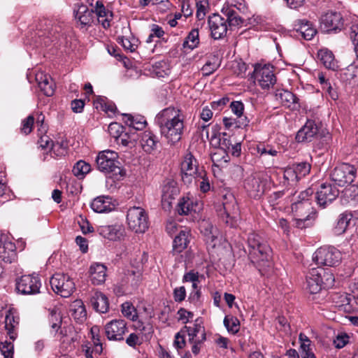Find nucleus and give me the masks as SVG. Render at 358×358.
<instances>
[{"mask_svg": "<svg viewBox=\"0 0 358 358\" xmlns=\"http://www.w3.org/2000/svg\"><path fill=\"white\" fill-rule=\"evenodd\" d=\"M156 122L161 135L171 145L178 143L184 132V116L177 108L169 107L160 111L156 116Z\"/></svg>", "mask_w": 358, "mask_h": 358, "instance_id": "f257e3e1", "label": "nucleus"}, {"mask_svg": "<svg viewBox=\"0 0 358 358\" xmlns=\"http://www.w3.org/2000/svg\"><path fill=\"white\" fill-rule=\"evenodd\" d=\"M222 13L224 17L219 14H213L209 16L208 20L211 36L216 40L226 36L228 26L238 27L243 23V20L232 6H224Z\"/></svg>", "mask_w": 358, "mask_h": 358, "instance_id": "f03ea898", "label": "nucleus"}, {"mask_svg": "<svg viewBox=\"0 0 358 358\" xmlns=\"http://www.w3.org/2000/svg\"><path fill=\"white\" fill-rule=\"evenodd\" d=\"M249 257L257 264L259 271L271 265V249L264 239L257 234L251 233L248 238Z\"/></svg>", "mask_w": 358, "mask_h": 358, "instance_id": "7ed1b4c3", "label": "nucleus"}, {"mask_svg": "<svg viewBox=\"0 0 358 358\" xmlns=\"http://www.w3.org/2000/svg\"><path fill=\"white\" fill-rule=\"evenodd\" d=\"M96 163L98 170L106 173H112L117 180L124 176L123 170L120 166L118 154L110 150L99 152Z\"/></svg>", "mask_w": 358, "mask_h": 358, "instance_id": "20e7f679", "label": "nucleus"}, {"mask_svg": "<svg viewBox=\"0 0 358 358\" xmlns=\"http://www.w3.org/2000/svg\"><path fill=\"white\" fill-rule=\"evenodd\" d=\"M127 222L129 228L138 234L145 233L149 227L148 213L141 207L130 208L127 211Z\"/></svg>", "mask_w": 358, "mask_h": 358, "instance_id": "39448f33", "label": "nucleus"}, {"mask_svg": "<svg viewBox=\"0 0 358 358\" xmlns=\"http://www.w3.org/2000/svg\"><path fill=\"white\" fill-rule=\"evenodd\" d=\"M318 266H335L341 260V254L334 247H322L317 249L313 257Z\"/></svg>", "mask_w": 358, "mask_h": 358, "instance_id": "423d86ee", "label": "nucleus"}, {"mask_svg": "<svg viewBox=\"0 0 358 358\" xmlns=\"http://www.w3.org/2000/svg\"><path fill=\"white\" fill-rule=\"evenodd\" d=\"M53 291L62 297H68L76 289L75 283L66 274L57 273L54 274L50 280Z\"/></svg>", "mask_w": 358, "mask_h": 358, "instance_id": "0eeeda50", "label": "nucleus"}, {"mask_svg": "<svg viewBox=\"0 0 358 358\" xmlns=\"http://www.w3.org/2000/svg\"><path fill=\"white\" fill-rule=\"evenodd\" d=\"M200 170H203V168L199 166L196 159L191 152H187L180 164L182 180L184 184L191 185Z\"/></svg>", "mask_w": 358, "mask_h": 358, "instance_id": "6e6552de", "label": "nucleus"}, {"mask_svg": "<svg viewBox=\"0 0 358 358\" xmlns=\"http://www.w3.org/2000/svg\"><path fill=\"white\" fill-rule=\"evenodd\" d=\"M313 191L309 188L300 192L297 199L292 204V210L295 217L309 218L313 213L312 203L310 201Z\"/></svg>", "mask_w": 358, "mask_h": 358, "instance_id": "1a4fd4ad", "label": "nucleus"}, {"mask_svg": "<svg viewBox=\"0 0 358 358\" xmlns=\"http://www.w3.org/2000/svg\"><path fill=\"white\" fill-rule=\"evenodd\" d=\"M254 78L262 89H268L276 83L273 66L270 64H257L255 66Z\"/></svg>", "mask_w": 358, "mask_h": 358, "instance_id": "9d476101", "label": "nucleus"}, {"mask_svg": "<svg viewBox=\"0 0 358 358\" xmlns=\"http://www.w3.org/2000/svg\"><path fill=\"white\" fill-rule=\"evenodd\" d=\"M339 195V190L330 183H322L315 193L316 203L319 207L325 208Z\"/></svg>", "mask_w": 358, "mask_h": 358, "instance_id": "9b49d317", "label": "nucleus"}, {"mask_svg": "<svg viewBox=\"0 0 358 358\" xmlns=\"http://www.w3.org/2000/svg\"><path fill=\"white\" fill-rule=\"evenodd\" d=\"M356 177V169L349 164L336 166L331 174V180L339 186L352 182Z\"/></svg>", "mask_w": 358, "mask_h": 358, "instance_id": "f8f14e48", "label": "nucleus"}, {"mask_svg": "<svg viewBox=\"0 0 358 358\" xmlns=\"http://www.w3.org/2000/svg\"><path fill=\"white\" fill-rule=\"evenodd\" d=\"M320 28L324 32L341 30L343 20L340 13L329 10L322 14L320 18Z\"/></svg>", "mask_w": 358, "mask_h": 358, "instance_id": "ddd939ff", "label": "nucleus"}, {"mask_svg": "<svg viewBox=\"0 0 358 358\" xmlns=\"http://www.w3.org/2000/svg\"><path fill=\"white\" fill-rule=\"evenodd\" d=\"M41 287L39 278L32 275H22L16 282V289L22 294H38Z\"/></svg>", "mask_w": 358, "mask_h": 358, "instance_id": "4468645a", "label": "nucleus"}, {"mask_svg": "<svg viewBox=\"0 0 358 358\" xmlns=\"http://www.w3.org/2000/svg\"><path fill=\"white\" fill-rule=\"evenodd\" d=\"M223 210H220V215L222 220L228 225L234 224V219L238 214V208L235 197L231 194L223 196L222 200Z\"/></svg>", "mask_w": 358, "mask_h": 358, "instance_id": "2eb2a0df", "label": "nucleus"}, {"mask_svg": "<svg viewBox=\"0 0 358 358\" xmlns=\"http://www.w3.org/2000/svg\"><path fill=\"white\" fill-rule=\"evenodd\" d=\"M105 334L110 341H122L127 331V324L124 320H113L105 325Z\"/></svg>", "mask_w": 358, "mask_h": 358, "instance_id": "dca6fc26", "label": "nucleus"}, {"mask_svg": "<svg viewBox=\"0 0 358 358\" xmlns=\"http://www.w3.org/2000/svg\"><path fill=\"white\" fill-rule=\"evenodd\" d=\"M0 259L11 264L17 259L16 246L6 235H0Z\"/></svg>", "mask_w": 358, "mask_h": 358, "instance_id": "f3484780", "label": "nucleus"}, {"mask_svg": "<svg viewBox=\"0 0 358 358\" xmlns=\"http://www.w3.org/2000/svg\"><path fill=\"white\" fill-rule=\"evenodd\" d=\"M266 180L259 176H252L245 182V188L251 197H259L266 188Z\"/></svg>", "mask_w": 358, "mask_h": 358, "instance_id": "a211bd4d", "label": "nucleus"}, {"mask_svg": "<svg viewBox=\"0 0 358 358\" xmlns=\"http://www.w3.org/2000/svg\"><path fill=\"white\" fill-rule=\"evenodd\" d=\"M74 13L75 17L82 29H87L94 22V10H89L87 6L83 3L76 5Z\"/></svg>", "mask_w": 358, "mask_h": 358, "instance_id": "6ab92c4d", "label": "nucleus"}, {"mask_svg": "<svg viewBox=\"0 0 358 358\" xmlns=\"http://www.w3.org/2000/svg\"><path fill=\"white\" fill-rule=\"evenodd\" d=\"M306 289L310 294H317L322 288V273L318 268H312L306 277Z\"/></svg>", "mask_w": 358, "mask_h": 358, "instance_id": "aec40b11", "label": "nucleus"}, {"mask_svg": "<svg viewBox=\"0 0 358 358\" xmlns=\"http://www.w3.org/2000/svg\"><path fill=\"white\" fill-rule=\"evenodd\" d=\"M296 36H301L305 40H311L317 33L316 29L306 20H297L294 22Z\"/></svg>", "mask_w": 358, "mask_h": 358, "instance_id": "412c9836", "label": "nucleus"}, {"mask_svg": "<svg viewBox=\"0 0 358 358\" xmlns=\"http://www.w3.org/2000/svg\"><path fill=\"white\" fill-rule=\"evenodd\" d=\"M318 127L315 121L308 120L305 125L297 132L296 140L298 142L311 141L318 133Z\"/></svg>", "mask_w": 358, "mask_h": 358, "instance_id": "4be33fe9", "label": "nucleus"}, {"mask_svg": "<svg viewBox=\"0 0 358 358\" xmlns=\"http://www.w3.org/2000/svg\"><path fill=\"white\" fill-rule=\"evenodd\" d=\"M94 15L96 17V20L101 24L103 28L107 29L110 27V22L113 20V13L106 8L101 1H97L94 10Z\"/></svg>", "mask_w": 358, "mask_h": 358, "instance_id": "5701e85b", "label": "nucleus"}, {"mask_svg": "<svg viewBox=\"0 0 358 358\" xmlns=\"http://www.w3.org/2000/svg\"><path fill=\"white\" fill-rule=\"evenodd\" d=\"M199 209V203L194 201L193 198H189V196H183L180 199L176 208L178 213L180 215H187L192 212L196 213Z\"/></svg>", "mask_w": 358, "mask_h": 358, "instance_id": "b1692460", "label": "nucleus"}, {"mask_svg": "<svg viewBox=\"0 0 358 358\" xmlns=\"http://www.w3.org/2000/svg\"><path fill=\"white\" fill-rule=\"evenodd\" d=\"M36 81L40 90L47 96H51L55 93V83L47 74L39 72L36 74Z\"/></svg>", "mask_w": 358, "mask_h": 358, "instance_id": "393cba45", "label": "nucleus"}, {"mask_svg": "<svg viewBox=\"0 0 358 358\" xmlns=\"http://www.w3.org/2000/svg\"><path fill=\"white\" fill-rule=\"evenodd\" d=\"M98 231L101 236L110 241L119 240L124 235V229L119 224L101 226Z\"/></svg>", "mask_w": 358, "mask_h": 358, "instance_id": "a878e982", "label": "nucleus"}, {"mask_svg": "<svg viewBox=\"0 0 358 358\" xmlns=\"http://www.w3.org/2000/svg\"><path fill=\"white\" fill-rule=\"evenodd\" d=\"M106 266L102 264L94 263L90 267V276L94 285H101L106 281Z\"/></svg>", "mask_w": 358, "mask_h": 358, "instance_id": "bb28decb", "label": "nucleus"}, {"mask_svg": "<svg viewBox=\"0 0 358 358\" xmlns=\"http://www.w3.org/2000/svg\"><path fill=\"white\" fill-rule=\"evenodd\" d=\"M158 137L150 131H145L142 134L141 144L143 150L152 153L157 148L159 144Z\"/></svg>", "mask_w": 358, "mask_h": 358, "instance_id": "cd10ccee", "label": "nucleus"}, {"mask_svg": "<svg viewBox=\"0 0 358 358\" xmlns=\"http://www.w3.org/2000/svg\"><path fill=\"white\" fill-rule=\"evenodd\" d=\"M191 235L188 229H182L173 240V250L180 253L186 249L190 242Z\"/></svg>", "mask_w": 358, "mask_h": 358, "instance_id": "c85d7f7f", "label": "nucleus"}, {"mask_svg": "<svg viewBox=\"0 0 358 358\" xmlns=\"http://www.w3.org/2000/svg\"><path fill=\"white\" fill-rule=\"evenodd\" d=\"M90 303L96 312L105 313L109 309L107 296L100 292H94L90 299Z\"/></svg>", "mask_w": 358, "mask_h": 358, "instance_id": "c756f323", "label": "nucleus"}, {"mask_svg": "<svg viewBox=\"0 0 358 358\" xmlns=\"http://www.w3.org/2000/svg\"><path fill=\"white\" fill-rule=\"evenodd\" d=\"M275 96L281 104L287 108L294 109L296 105L297 98L288 90H278L276 91Z\"/></svg>", "mask_w": 358, "mask_h": 358, "instance_id": "7c9ffc66", "label": "nucleus"}, {"mask_svg": "<svg viewBox=\"0 0 358 358\" xmlns=\"http://www.w3.org/2000/svg\"><path fill=\"white\" fill-rule=\"evenodd\" d=\"M71 316L79 323L83 322L87 318V311L81 300L74 301L71 306Z\"/></svg>", "mask_w": 358, "mask_h": 358, "instance_id": "2f4dec72", "label": "nucleus"}, {"mask_svg": "<svg viewBox=\"0 0 358 358\" xmlns=\"http://www.w3.org/2000/svg\"><path fill=\"white\" fill-rule=\"evenodd\" d=\"M92 209L99 213L109 212L113 209L110 199L108 197L98 196L91 203Z\"/></svg>", "mask_w": 358, "mask_h": 358, "instance_id": "473e14b6", "label": "nucleus"}, {"mask_svg": "<svg viewBox=\"0 0 358 358\" xmlns=\"http://www.w3.org/2000/svg\"><path fill=\"white\" fill-rule=\"evenodd\" d=\"M123 120L130 128L135 130H142L145 127L146 120L143 116L134 117L129 114H124Z\"/></svg>", "mask_w": 358, "mask_h": 358, "instance_id": "72a5a7b5", "label": "nucleus"}, {"mask_svg": "<svg viewBox=\"0 0 358 358\" xmlns=\"http://www.w3.org/2000/svg\"><path fill=\"white\" fill-rule=\"evenodd\" d=\"M321 63L329 69L335 70L337 67L334 56L331 51L328 50H320L317 54Z\"/></svg>", "mask_w": 358, "mask_h": 358, "instance_id": "f704fd0d", "label": "nucleus"}, {"mask_svg": "<svg viewBox=\"0 0 358 358\" xmlns=\"http://www.w3.org/2000/svg\"><path fill=\"white\" fill-rule=\"evenodd\" d=\"M193 182L199 186L201 192L203 193H206L210 189V182L208 176H207V173L204 169L199 171V173L195 176Z\"/></svg>", "mask_w": 358, "mask_h": 358, "instance_id": "c9c22d12", "label": "nucleus"}, {"mask_svg": "<svg viewBox=\"0 0 358 358\" xmlns=\"http://www.w3.org/2000/svg\"><path fill=\"white\" fill-rule=\"evenodd\" d=\"M19 324V318L16 317L13 313H8L5 318V327L8 331V334L10 339L15 340L17 334L15 332V329Z\"/></svg>", "mask_w": 358, "mask_h": 358, "instance_id": "e433bc0d", "label": "nucleus"}, {"mask_svg": "<svg viewBox=\"0 0 358 358\" xmlns=\"http://www.w3.org/2000/svg\"><path fill=\"white\" fill-rule=\"evenodd\" d=\"M179 193V189L176 182L168 180L163 186L162 196L164 199H173Z\"/></svg>", "mask_w": 358, "mask_h": 358, "instance_id": "4c0bfd02", "label": "nucleus"}, {"mask_svg": "<svg viewBox=\"0 0 358 358\" xmlns=\"http://www.w3.org/2000/svg\"><path fill=\"white\" fill-rule=\"evenodd\" d=\"M182 330H184V332H187L188 336L196 334L201 339L203 335L206 334L205 328L201 318H197L192 326H185Z\"/></svg>", "mask_w": 358, "mask_h": 358, "instance_id": "58836bf2", "label": "nucleus"}, {"mask_svg": "<svg viewBox=\"0 0 358 358\" xmlns=\"http://www.w3.org/2000/svg\"><path fill=\"white\" fill-rule=\"evenodd\" d=\"M134 322V327L136 330H138L142 334V336L145 338V340H149L154 332L152 325L149 323H143L141 320H138L136 319V321H133Z\"/></svg>", "mask_w": 358, "mask_h": 358, "instance_id": "ea45409f", "label": "nucleus"}, {"mask_svg": "<svg viewBox=\"0 0 358 358\" xmlns=\"http://www.w3.org/2000/svg\"><path fill=\"white\" fill-rule=\"evenodd\" d=\"M224 324L227 331L232 334H236L240 329V321L237 317L233 315L225 316Z\"/></svg>", "mask_w": 358, "mask_h": 358, "instance_id": "a19ab883", "label": "nucleus"}, {"mask_svg": "<svg viewBox=\"0 0 358 358\" xmlns=\"http://www.w3.org/2000/svg\"><path fill=\"white\" fill-rule=\"evenodd\" d=\"M49 322L51 328L56 332L58 331L62 324V316L58 309L54 308L49 310Z\"/></svg>", "mask_w": 358, "mask_h": 358, "instance_id": "79ce46f5", "label": "nucleus"}, {"mask_svg": "<svg viewBox=\"0 0 358 358\" xmlns=\"http://www.w3.org/2000/svg\"><path fill=\"white\" fill-rule=\"evenodd\" d=\"M350 221V218L348 217V215L341 214L339 216L335 227H334V234L337 236L343 234L346 231Z\"/></svg>", "mask_w": 358, "mask_h": 358, "instance_id": "37998d69", "label": "nucleus"}, {"mask_svg": "<svg viewBox=\"0 0 358 358\" xmlns=\"http://www.w3.org/2000/svg\"><path fill=\"white\" fill-rule=\"evenodd\" d=\"M189 343L192 345V352L195 355H198L200 352L201 348L206 339V334L203 335L201 339L198 335L193 334L188 336Z\"/></svg>", "mask_w": 358, "mask_h": 358, "instance_id": "c03bdc74", "label": "nucleus"}, {"mask_svg": "<svg viewBox=\"0 0 358 358\" xmlns=\"http://www.w3.org/2000/svg\"><path fill=\"white\" fill-rule=\"evenodd\" d=\"M122 313L127 318L136 321V319L138 318V315L135 307L131 302H124L121 306Z\"/></svg>", "mask_w": 358, "mask_h": 358, "instance_id": "a18cd8bd", "label": "nucleus"}, {"mask_svg": "<svg viewBox=\"0 0 358 358\" xmlns=\"http://www.w3.org/2000/svg\"><path fill=\"white\" fill-rule=\"evenodd\" d=\"M91 170L90 164L84 161L78 162L73 168V173L76 177H83L85 174L88 173Z\"/></svg>", "mask_w": 358, "mask_h": 358, "instance_id": "49530a36", "label": "nucleus"}, {"mask_svg": "<svg viewBox=\"0 0 358 358\" xmlns=\"http://www.w3.org/2000/svg\"><path fill=\"white\" fill-rule=\"evenodd\" d=\"M199 43L198 29H192L186 38L184 45L191 49L196 48Z\"/></svg>", "mask_w": 358, "mask_h": 358, "instance_id": "de8ad7c7", "label": "nucleus"}, {"mask_svg": "<svg viewBox=\"0 0 358 358\" xmlns=\"http://www.w3.org/2000/svg\"><path fill=\"white\" fill-rule=\"evenodd\" d=\"M299 179L306 176L310 173V164L308 162H300L292 165Z\"/></svg>", "mask_w": 358, "mask_h": 358, "instance_id": "09e8293b", "label": "nucleus"}, {"mask_svg": "<svg viewBox=\"0 0 358 358\" xmlns=\"http://www.w3.org/2000/svg\"><path fill=\"white\" fill-rule=\"evenodd\" d=\"M98 332L99 327L97 326H94L92 327L91 333L92 334V339L94 341L92 348L94 349V353L95 355H100L103 350L102 344L100 343L98 334L95 336V334H97Z\"/></svg>", "mask_w": 358, "mask_h": 358, "instance_id": "8fccbe9b", "label": "nucleus"}, {"mask_svg": "<svg viewBox=\"0 0 358 358\" xmlns=\"http://www.w3.org/2000/svg\"><path fill=\"white\" fill-rule=\"evenodd\" d=\"M0 350L4 358H13L14 345L12 343L8 341L1 343Z\"/></svg>", "mask_w": 358, "mask_h": 358, "instance_id": "3c124183", "label": "nucleus"}, {"mask_svg": "<svg viewBox=\"0 0 358 358\" xmlns=\"http://www.w3.org/2000/svg\"><path fill=\"white\" fill-rule=\"evenodd\" d=\"M345 198L353 202H358V187L351 185L345 189L343 192Z\"/></svg>", "mask_w": 358, "mask_h": 358, "instance_id": "603ef678", "label": "nucleus"}, {"mask_svg": "<svg viewBox=\"0 0 358 358\" xmlns=\"http://www.w3.org/2000/svg\"><path fill=\"white\" fill-rule=\"evenodd\" d=\"M322 273L323 288H329L334 285V277L332 273L326 272L323 268H318Z\"/></svg>", "mask_w": 358, "mask_h": 358, "instance_id": "864d4df0", "label": "nucleus"}, {"mask_svg": "<svg viewBox=\"0 0 358 358\" xmlns=\"http://www.w3.org/2000/svg\"><path fill=\"white\" fill-rule=\"evenodd\" d=\"M257 152L261 155H269L271 156H276L278 151L273 149L271 145L259 144L257 147Z\"/></svg>", "mask_w": 358, "mask_h": 358, "instance_id": "5fc2aeb1", "label": "nucleus"}, {"mask_svg": "<svg viewBox=\"0 0 358 358\" xmlns=\"http://www.w3.org/2000/svg\"><path fill=\"white\" fill-rule=\"evenodd\" d=\"M284 178L287 182H296L300 180L292 166H290L285 169Z\"/></svg>", "mask_w": 358, "mask_h": 358, "instance_id": "6e6d98bb", "label": "nucleus"}, {"mask_svg": "<svg viewBox=\"0 0 358 358\" xmlns=\"http://www.w3.org/2000/svg\"><path fill=\"white\" fill-rule=\"evenodd\" d=\"M144 339L143 336L132 333L127 338L126 343L129 346L134 348L136 345H141Z\"/></svg>", "mask_w": 358, "mask_h": 358, "instance_id": "4d7b16f0", "label": "nucleus"}, {"mask_svg": "<svg viewBox=\"0 0 358 358\" xmlns=\"http://www.w3.org/2000/svg\"><path fill=\"white\" fill-rule=\"evenodd\" d=\"M34 118L32 115L28 116L22 121L21 131L24 134H29L32 131Z\"/></svg>", "mask_w": 358, "mask_h": 358, "instance_id": "13d9d810", "label": "nucleus"}, {"mask_svg": "<svg viewBox=\"0 0 358 358\" xmlns=\"http://www.w3.org/2000/svg\"><path fill=\"white\" fill-rule=\"evenodd\" d=\"M349 342V336L346 334H339L334 340V344L336 348H342Z\"/></svg>", "mask_w": 358, "mask_h": 358, "instance_id": "bf43d9fd", "label": "nucleus"}, {"mask_svg": "<svg viewBox=\"0 0 358 358\" xmlns=\"http://www.w3.org/2000/svg\"><path fill=\"white\" fill-rule=\"evenodd\" d=\"M230 108L233 113H234L237 117H242L244 106L241 101H232L230 104Z\"/></svg>", "mask_w": 358, "mask_h": 358, "instance_id": "052dcab7", "label": "nucleus"}, {"mask_svg": "<svg viewBox=\"0 0 358 358\" xmlns=\"http://www.w3.org/2000/svg\"><path fill=\"white\" fill-rule=\"evenodd\" d=\"M184 330H181L180 332L176 334L175 336V341L173 342L174 347L178 350L183 348L185 345V339L184 334H182Z\"/></svg>", "mask_w": 358, "mask_h": 358, "instance_id": "680f3d73", "label": "nucleus"}, {"mask_svg": "<svg viewBox=\"0 0 358 358\" xmlns=\"http://www.w3.org/2000/svg\"><path fill=\"white\" fill-rule=\"evenodd\" d=\"M80 220L78 221L80 229L84 234L91 233L94 231L93 227L83 217L80 216Z\"/></svg>", "mask_w": 358, "mask_h": 358, "instance_id": "e2e57ef3", "label": "nucleus"}, {"mask_svg": "<svg viewBox=\"0 0 358 358\" xmlns=\"http://www.w3.org/2000/svg\"><path fill=\"white\" fill-rule=\"evenodd\" d=\"M108 131L114 138H117L121 136L122 132V127L117 122L110 123L108 125Z\"/></svg>", "mask_w": 358, "mask_h": 358, "instance_id": "0e129e2a", "label": "nucleus"}, {"mask_svg": "<svg viewBox=\"0 0 358 358\" xmlns=\"http://www.w3.org/2000/svg\"><path fill=\"white\" fill-rule=\"evenodd\" d=\"M119 42L121 43L122 45L125 50L134 52L137 48V45L135 43L131 41L129 38L122 37L119 38Z\"/></svg>", "mask_w": 358, "mask_h": 358, "instance_id": "69168bd1", "label": "nucleus"}, {"mask_svg": "<svg viewBox=\"0 0 358 358\" xmlns=\"http://www.w3.org/2000/svg\"><path fill=\"white\" fill-rule=\"evenodd\" d=\"M186 291L185 287H177L173 291V296L176 301L181 302L185 299Z\"/></svg>", "mask_w": 358, "mask_h": 358, "instance_id": "338daca9", "label": "nucleus"}, {"mask_svg": "<svg viewBox=\"0 0 358 358\" xmlns=\"http://www.w3.org/2000/svg\"><path fill=\"white\" fill-rule=\"evenodd\" d=\"M350 38L355 45V50L358 57V27H352Z\"/></svg>", "mask_w": 358, "mask_h": 358, "instance_id": "774afa93", "label": "nucleus"}]
</instances>
